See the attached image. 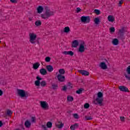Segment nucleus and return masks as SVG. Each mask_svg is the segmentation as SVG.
Wrapping results in <instances>:
<instances>
[{
  "label": "nucleus",
  "instance_id": "4be33fe9",
  "mask_svg": "<svg viewBox=\"0 0 130 130\" xmlns=\"http://www.w3.org/2000/svg\"><path fill=\"white\" fill-rule=\"evenodd\" d=\"M39 67H40V63L36 62L33 64L32 68L34 70H37Z\"/></svg>",
  "mask_w": 130,
  "mask_h": 130
},
{
  "label": "nucleus",
  "instance_id": "39448f33",
  "mask_svg": "<svg viewBox=\"0 0 130 130\" xmlns=\"http://www.w3.org/2000/svg\"><path fill=\"white\" fill-rule=\"evenodd\" d=\"M124 76H125V78H126V80L130 81V66L127 68L126 73H124Z\"/></svg>",
  "mask_w": 130,
  "mask_h": 130
},
{
  "label": "nucleus",
  "instance_id": "6ab92c4d",
  "mask_svg": "<svg viewBox=\"0 0 130 130\" xmlns=\"http://www.w3.org/2000/svg\"><path fill=\"white\" fill-rule=\"evenodd\" d=\"M78 127H79V124L78 123H75L70 126V129L75 130L76 128H78Z\"/></svg>",
  "mask_w": 130,
  "mask_h": 130
},
{
  "label": "nucleus",
  "instance_id": "b1692460",
  "mask_svg": "<svg viewBox=\"0 0 130 130\" xmlns=\"http://www.w3.org/2000/svg\"><path fill=\"white\" fill-rule=\"evenodd\" d=\"M119 43V42L118 41V39L116 38L114 39L112 42V43L113 44V45H118Z\"/></svg>",
  "mask_w": 130,
  "mask_h": 130
},
{
  "label": "nucleus",
  "instance_id": "09e8293b",
  "mask_svg": "<svg viewBox=\"0 0 130 130\" xmlns=\"http://www.w3.org/2000/svg\"><path fill=\"white\" fill-rule=\"evenodd\" d=\"M123 3V0H121L119 3V7H121V4Z\"/></svg>",
  "mask_w": 130,
  "mask_h": 130
},
{
  "label": "nucleus",
  "instance_id": "a18cd8bd",
  "mask_svg": "<svg viewBox=\"0 0 130 130\" xmlns=\"http://www.w3.org/2000/svg\"><path fill=\"white\" fill-rule=\"evenodd\" d=\"M120 119L122 122H124V120L125 119V118L123 116L120 117Z\"/></svg>",
  "mask_w": 130,
  "mask_h": 130
},
{
  "label": "nucleus",
  "instance_id": "c9c22d12",
  "mask_svg": "<svg viewBox=\"0 0 130 130\" xmlns=\"http://www.w3.org/2000/svg\"><path fill=\"white\" fill-rule=\"evenodd\" d=\"M85 120H92V119H93V118L92 117H91L90 116H85Z\"/></svg>",
  "mask_w": 130,
  "mask_h": 130
},
{
  "label": "nucleus",
  "instance_id": "4d7b16f0",
  "mask_svg": "<svg viewBox=\"0 0 130 130\" xmlns=\"http://www.w3.org/2000/svg\"><path fill=\"white\" fill-rule=\"evenodd\" d=\"M28 20H29V21H32V18H31V17H29V18H28Z\"/></svg>",
  "mask_w": 130,
  "mask_h": 130
},
{
  "label": "nucleus",
  "instance_id": "6e6d98bb",
  "mask_svg": "<svg viewBox=\"0 0 130 130\" xmlns=\"http://www.w3.org/2000/svg\"><path fill=\"white\" fill-rule=\"evenodd\" d=\"M3 126V122L2 121H0V127H2Z\"/></svg>",
  "mask_w": 130,
  "mask_h": 130
},
{
  "label": "nucleus",
  "instance_id": "20e7f679",
  "mask_svg": "<svg viewBox=\"0 0 130 130\" xmlns=\"http://www.w3.org/2000/svg\"><path fill=\"white\" fill-rule=\"evenodd\" d=\"M17 94L21 98L28 96V93L27 92L25 93V91L22 89H17Z\"/></svg>",
  "mask_w": 130,
  "mask_h": 130
},
{
  "label": "nucleus",
  "instance_id": "f03ea898",
  "mask_svg": "<svg viewBox=\"0 0 130 130\" xmlns=\"http://www.w3.org/2000/svg\"><path fill=\"white\" fill-rule=\"evenodd\" d=\"M40 105L41 107L44 110H47L49 109V105L46 101H41L40 102Z\"/></svg>",
  "mask_w": 130,
  "mask_h": 130
},
{
  "label": "nucleus",
  "instance_id": "4468645a",
  "mask_svg": "<svg viewBox=\"0 0 130 130\" xmlns=\"http://www.w3.org/2000/svg\"><path fill=\"white\" fill-rule=\"evenodd\" d=\"M108 20L109 22H111V23H113L115 21V18L112 15H109L108 16Z\"/></svg>",
  "mask_w": 130,
  "mask_h": 130
},
{
  "label": "nucleus",
  "instance_id": "8fccbe9b",
  "mask_svg": "<svg viewBox=\"0 0 130 130\" xmlns=\"http://www.w3.org/2000/svg\"><path fill=\"white\" fill-rule=\"evenodd\" d=\"M11 3L12 4H16L17 3V0H10Z\"/></svg>",
  "mask_w": 130,
  "mask_h": 130
},
{
  "label": "nucleus",
  "instance_id": "052dcab7",
  "mask_svg": "<svg viewBox=\"0 0 130 130\" xmlns=\"http://www.w3.org/2000/svg\"><path fill=\"white\" fill-rule=\"evenodd\" d=\"M56 75H57V73H56Z\"/></svg>",
  "mask_w": 130,
  "mask_h": 130
},
{
  "label": "nucleus",
  "instance_id": "0eeeda50",
  "mask_svg": "<svg viewBox=\"0 0 130 130\" xmlns=\"http://www.w3.org/2000/svg\"><path fill=\"white\" fill-rule=\"evenodd\" d=\"M79 52L83 53L85 52V42H83L81 44H80L79 47L78 48Z\"/></svg>",
  "mask_w": 130,
  "mask_h": 130
},
{
  "label": "nucleus",
  "instance_id": "37998d69",
  "mask_svg": "<svg viewBox=\"0 0 130 130\" xmlns=\"http://www.w3.org/2000/svg\"><path fill=\"white\" fill-rule=\"evenodd\" d=\"M94 13L97 15H100V10L98 9L94 10Z\"/></svg>",
  "mask_w": 130,
  "mask_h": 130
},
{
  "label": "nucleus",
  "instance_id": "7c9ffc66",
  "mask_svg": "<svg viewBox=\"0 0 130 130\" xmlns=\"http://www.w3.org/2000/svg\"><path fill=\"white\" fill-rule=\"evenodd\" d=\"M35 85L37 86V87H39L41 85L40 81L36 80L35 82Z\"/></svg>",
  "mask_w": 130,
  "mask_h": 130
},
{
  "label": "nucleus",
  "instance_id": "a878e982",
  "mask_svg": "<svg viewBox=\"0 0 130 130\" xmlns=\"http://www.w3.org/2000/svg\"><path fill=\"white\" fill-rule=\"evenodd\" d=\"M59 74L58 75H64L66 74V71H64V69H60L58 71Z\"/></svg>",
  "mask_w": 130,
  "mask_h": 130
},
{
  "label": "nucleus",
  "instance_id": "de8ad7c7",
  "mask_svg": "<svg viewBox=\"0 0 130 130\" xmlns=\"http://www.w3.org/2000/svg\"><path fill=\"white\" fill-rule=\"evenodd\" d=\"M42 127L43 128L44 130H47V127L45 125H42Z\"/></svg>",
  "mask_w": 130,
  "mask_h": 130
},
{
  "label": "nucleus",
  "instance_id": "bf43d9fd",
  "mask_svg": "<svg viewBox=\"0 0 130 130\" xmlns=\"http://www.w3.org/2000/svg\"><path fill=\"white\" fill-rule=\"evenodd\" d=\"M2 42V41H0V43Z\"/></svg>",
  "mask_w": 130,
  "mask_h": 130
},
{
  "label": "nucleus",
  "instance_id": "423d86ee",
  "mask_svg": "<svg viewBox=\"0 0 130 130\" xmlns=\"http://www.w3.org/2000/svg\"><path fill=\"white\" fill-rule=\"evenodd\" d=\"M57 79L59 82H60V83H63V82H65L66 81V76L61 74H58L57 75Z\"/></svg>",
  "mask_w": 130,
  "mask_h": 130
},
{
  "label": "nucleus",
  "instance_id": "f257e3e1",
  "mask_svg": "<svg viewBox=\"0 0 130 130\" xmlns=\"http://www.w3.org/2000/svg\"><path fill=\"white\" fill-rule=\"evenodd\" d=\"M29 42L31 44H35L36 43V39L37 38V35L34 32L29 34Z\"/></svg>",
  "mask_w": 130,
  "mask_h": 130
},
{
  "label": "nucleus",
  "instance_id": "72a5a7b5",
  "mask_svg": "<svg viewBox=\"0 0 130 130\" xmlns=\"http://www.w3.org/2000/svg\"><path fill=\"white\" fill-rule=\"evenodd\" d=\"M67 86L68 89H72L73 88V84L69 82Z\"/></svg>",
  "mask_w": 130,
  "mask_h": 130
},
{
  "label": "nucleus",
  "instance_id": "864d4df0",
  "mask_svg": "<svg viewBox=\"0 0 130 130\" xmlns=\"http://www.w3.org/2000/svg\"><path fill=\"white\" fill-rule=\"evenodd\" d=\"M37 81H41V80H42V78H40L39 76H37Z\"/></svg>",
  "mask_w": 130,
  "mask_h": 130
},
{
  "label": "nucleus",
  "instance_id": "f8f14e48",
  "mask_svg": "<svg viewBox=\"0 0 130 130\" xmlns=\"http://www.w3.org/2000/svg\"><path fill=\"white\" fill-rule=\"evenodd\" d=\"M63 54H64L65 55H71V56H73L74 55V52L72 51H64L62 52Z\"/></svg>",
  "mask_w": 130,
  "mask_h": 130
},
{
  "label": "nucleus",
  "instance_id": "13d9d810",
  "mask_svg": "<svg viewBox=\"0 0 130 130\" xmlns=\"http://www.w3.org/2000/svg\"><path fill=\"white\" fill-rule=\"evenodd\" d=\"M16 130H19V129H16Z\"/></svg>",
  "mask_w": 130,
  "mask_h": 130
},
{
  "label": "nucleus",
  "instance_id": "f704fd0d",
  "mask_svg": "<svg viewBox=\"0 0 130 130\" xmlns=\"http://www.w3.org/2000/svg\"><path fill=\"white\" fill-rule=\"evenodd\" d=\"M103 93L101 92H99L98 93V98H103Z\"/></svg>",
  "mask_w": 130,
  "mask_h": 130
},
{
  "label": "nucleus",
  "instance_id": "c03bdc74",
  "mask_svg": "<svg viewBox=\"0 0 130 130\" xmlns=\"http://www.w3.org/2000/svg\"><path fill=\"white\" fill-rule=\"evenodd\" d=\"M119 33L120 34H123L124 33V28H122L121 29L119 30Z\"/></svg>",
  "mask_w": 130,
  "mask_h": 130
},
{
  "label": "nucleus",
  "instance_id": "5701e85b",
  "mask_svg": "<svg viewBox=\"0 0 130 130\" xmlns=\"http://www.w3.org/2000/svg\"><path fill=\"white\" fill-rule=\"evenodd\" d=\"M41 17L42 19H44V20H47V19H48V18H49L48 17V16L47 15V14L46 13V12H45L44 14H42L41 15Z\"/></svg>",
  "mask_w": 130,
  "mask_h": 130
},
{
  "label": "nucleus",
  "instance_id": "4c0bfd02",
  "mask_svg": "<svg viewBox=\"0 0 130 130\" xmlns=\"http://www.w3.org/2000/svg\"><path fill=\"white\" fill-rule=\"evenodd\" d=\"M7 115H12V114H13V112L10 110H8L7 111Z\"/></svg>",
  "mask_w": 130,
  "mask_h": 130
},
{
  "label": "nucleus",
  "instance_id": "a211bd4d",
  "mask_svg": "<svg viewBox=\"0 0 130 130\" xmlns=\"http://www.w3.org/2000/svg\"><path fill=\"white\" fill-rule=\"evenodd\" d=\"M79 45V41L78 40H74L72 43V47H78Z\"/></svg>",
  "mask_w": 130,
  "mask_h": 130
},
{
  "label": "nucleus",
  "instance_id": "e433bc0d",
  "mask_svg": "<svg viewBox=\"0 0 130 130\" xmlns=\"http://www.w3.org/2000/svg\"><path fill=\"white\" fill-rule=\"evenodd\" d=\"M82 92H83V89L80 88L76 91L77 94H81Z\"/></svg>",
  "mask_w": 130,
  "mask_h": 130
},
{
  "label": "nucleus",
  "instance_id": "ddd939ff",
  "mask_svg": "<svg viewBox=\"0 0 130 130\" xmlns=\"http://www.w3.org/2000/svg\"><path fill=\"white\" fill-rule=\"evenodd\" d=\"M46 69L49 73H51L53 71V67L51 65H47L46 66Z\"/></svg>",
  "mask_w": 130,
  "mask_h": 130
},
{
  "label": "nucleus",
  "instance_id": "3c124183",
  "mask_svg": "<svg viewBox=\"0 0 130 130\" xmlns=\"http://www.w3.org/2000/svg\"><path fill=\"white\" fill-rule=\"evenodd\" d=\"M31 122H35V117H31Z\"/></svg>",
  "mask_w": 130,
  "mask_h": 130
},
{
  "label": "nucleus",
  "instance_id": "58836bf2",
  "mask_svg": "<svg viewBox=\"0 0 130 130\" xmlns=\"http://www.w3.org/2000/svg\"><path fill=\"white\" fill-rule=\"evenodd\" d=\"M110 31L111 33H113L114 32H115V28L113 27H112L110 28Z\"/></svg>",
  "mask_w": 130,
  "mask_h": 130
},
{
  "label": "nucleus",
  "instance_id": "cd10ccee",
  "mask_svg": "<svg viewBox=\"0 0 130 130\" xmlns=\"http://www.w3.org/2000/svg\"><path fill=\"white\" fill-rule=\"evenodd\" d=\"M71 31V29H70V27L67 26L64 28V33H69Z\"/></svg>",
  "mask_w": 130,
  "mask_h": 130
},
{
  "label": "nucleus",
  "instance_id": "1a4fd4ad",
  "mask_svg": "<svg viewBox=\"0 0 130 130\" xmlns=\"http://www.w3.org/2000/svg\"><path fill=\"white\" fill-rule=\"evenodd\" d=\"M119 89L120 91H121V92H128V88L125 86H119Z\"/></svg>",
  "mask_w": 130,
  "mask_h": 130
},
{
  "label": "nucleus",
  "instance_id": "bb28decb",
  "mask_svg": "<svg viewBox=\"0 0 130 130\" xmlns=\"http://www.w3.org/2000/svg\"><path fill=\"white\" fill-rule=\"evenodd\" d=\"M94 22L96 25H99V23H100V19L98 17H96L94 18Z\"/></svg>",
  "mask_w": 130,
  "mask_h": 130
},
{
  "label": "nucleus",
  "instance_id": "393cba45",
  "mask_svg": "<svg viewBox=\"0 0 130 130\" xmlns=\"http://www.w3.org/2000/svg\"><path fill=\"white\" fill-rule=\"evenodd\" d=\"M67 101L68 102H73L74 101V97L71 95L67 96Z\"/></svg>",
  "mask_w": 130,
  "mask_h": 130
},
{
  "label": "nucleus",
  "instance_id": "aec40b11",
  "mask_svg": "<svg viewBox=\"0 0 130 130\" xmlns=\"http://www.w3.org/2000/svg\"><path fill=\"white\" fill-rule=\"evenodd\" d=\"M25 127L29 128L31 126V122L29 120H26L24 122Z\"/></svg>",
  "mask_w": 130,
  "mask_h": 130
},
{
  "label": "nucleus",
  "instance_id": "412c9836",
  "mask_svg": "<svg viewBox=\"0 0 130 130\" xmlns=\"http://www.w3.org/2000/svg\"><path fill=\"white\" fill-rule=\"evenodd\" d=\"M37 10V13H38V14H41V13L43 12V10H44V9L42 6H39Z\"/></svg>",
  "mask_w": 130,
  "mask_h": 130
},
{
  "label": "nucleus",
  "instance_id": "473e14b6",
  "mask_svg": "<svg viewBox=\"0 0 130 130\" xmlns=\"http://www.w3.org/2000/svg\"><path fill=\"white\" fill-rule=\"evenodd\" d=\"M46 85H47V84L46 83V81H42L41 82V86L42 87H45V86H46Z\"/></svg>",
  "mask_w": 130,
  "mask_h": 130
},
{
  "label": "nucleus",
  "instance_id": "603ef678",
  "mask_svg": "<svg viewBox=\"0 0 130 130\" xmlns=\"http://www.w3.org/2000/svg\"><path fill=\"white\" fill-rule=\"evenodd\" d=\"M81 12V9L79 7L77 8V13H80Z\"/></svg>",
  "mask_w": 130,
  "mask_h": 130
},
{
  "label": "nucleus",
  "instance_id": "dca6fc26",
  "mask_svg": "<svg viewBox=\"0 0 130 130\" xmlns=\"http://www.w3.org/2000/svg\"><path fill=\"white\" fill-rule=\"evenodd\" d=\"M96 102H98V104L100 105V106H102V103L103 102V98H97L96 99Z\"/></svg>",
  "mask_w": 130,
  "mask_h": 130
},
{
  "label": "nucleus",
  "instance_id": "c756f323",
  "mask_svg": "<svg viewBox=\"0 0 130 130\" xmlns=\"http://www.w3.org/2000/svg\"><path fill=\"white\" fill-rule=\"evenodd\" d=\"M47 127H48V128H51V127H52V123H51V122H48L47 123Z\"/></svg>",
  "mask_w": 130,
  "mask_h": 130
},
{
  "label": "nucleus",
  "instance_id": "49530a36",
  "mask_svg": "<svg viewBox=\"0 0 130 130\" xmlns=\"http://www.w3.org/2000/svg\"><path fill=\"white\" fill-rule=\"evenodd\" d=\"M67 89H68V86H67L66 85L63 86L62 88V91H67Z\"/></svg>",
  "mask_w": 130,
  "mask_h": 130
},
{
  "label": "nucleus",
  "instance_id": "6e6552de",
  "mask_svg": "<svg viewBox=\"0 0 130 130\" xmlns=\"http://www.w3.org/2000/svg\"><path fill=\"white\" fill-rule=\"evenodd\" d=\"M45 13L47 15L49 18V17H51V16H53V15H54V12L51 11L47 8H46Z\"/></svg>",
  "mask_w": 130,
  "mask_h": 130
},
{
  "label": "nucleus",
  "instance_id": "2f4dec72",
  "mask_svg": "<svg viewBox=\"0 0 130 130\" xmlns=\"http://www.w3.org/2000/svg\"><path fill=\"white\" fill-rule=\"evenodd\" d=\"M52 88L53 90H56L58 88V85L57 84H53L52 85Z\"/></svg>",
  "mask_w": 130,
  "mask_h": 130
},
{
  "label": "nucleus",
  "instance_id": "c85d7f7f",
  "mask_svg": "<svg viewBox=\"0 0 130 130\" xmlns=\"http://www.w3.org/2000/svg\"><path fill=\"white\" fill-rule=\"evenodd\" d=\"M35 24L37 26H41L42 22L40 20H37L35 22Z\"/></svg>",
  "mask_w": 130,
  "mask_h": 130
},
{
  "label": "nucleus",
  "instance_id": "ea45409f",
  "mask_svg": "<svg viewBox=\"0 0 130 130\" xmlns=\"http://www.w3.org/2000/svg\"><path fill=\"white\" fill-rule=\"evenodd\" d=\"M73 117L76 119H78L79 118V115H78L77 113L73 114Z\"/></svg>",
  "mask_w": 130,
  "mask_h": 130
},
{
  "label": "nucleus",
  "instance_id": "7ed1b4c3",
  "mask_svg": "<svg viewBox=\"0 0 130 130\" xmlns=\"http://www.w3.org/2000/svg\"><path fill=\"white\" fill-rule=\"evenodd\" d=\"M90 21H91V19L89 16H83L81 17V23H83L84 24H88L90 23Z\"/></svg>",
  "mask_w": 130,
  "mask_h": 130
},
{
  "label": "nucleus",
  "instance_id": "2eb2a0df",
  "mask_svg": "<svg viewBox=\"0 0 130 130\" xmlns=\"http://www.w3.org/2000/svg\"><path fill=\"white\" fill-rule=\"evenodd\" d=\"M100 67L102 70H106L107 69V65L104 62H102L100 64Z\"/></svg>",
  "mask_w": 130,
  "mask_h": 130
},
{
  "label": "nucleus",
  "instance_id": "79ce46f5",
  "mask_svg": "<svg viewBox=\"0 0 130 130\" xmlns=\"http://www.w3.org/2000/svg\"><path fill=\"white\" fill-rule=\"evenodd\" d=\"M89 107H90V105L89 104L86 103L84 104V108H85L86 109H88Z\"/></svg>",
  "mask_w": 130,
  "mask_h": 130
},
{
  "label": "nucleus",
  "instance_id": "9b49d317",
  "mask_svg": "<svg viewBox=\"0 0 130 130\" xmlns=\"http://www.w3.org/2000/svg\"><path fill=\"white\" fill-rule=\"evenodd\" d=\"M78 72L81 74L82 76H89L90 75V73L88 71L85 70H78Z\"/></svg>",
  "mask_w": 130,
  "mask_h": 130
},
{
  "label": "nucleus",
  "instance_id": "f3484780",
  "mask_svg": "<svg viewBox=\"0 0 130 130\" xmlns=\"http://www.w3.org/2000/svg\"><path fill=\"white\" fill-rule=\"evenodd\" d=\"M40 73L41 75H42L43 76H45V75L47 74V71H46V69L43 68L40 70Z\"/></svg>",
  "mask_w": 130,
  "mask_h": 130
},
{
  "label": "nucleus",
  "instance_id": "9d476101",
  "mask_svg": "<svg viewBox=\"0 0 130 130\" xmlns=\"http://www.w3.org/2000/svg\"><path fill=\"white\" fill-rule=\"evenodd\" d=\"M56 126L58 127V128H62L63 127V125H64V124L62 123L61 121H58L56 123Z\"/></svg>",
  "mask_w": 130,
  "mask_h": 130
},
{
  "label": "nucleus",
  "instance_id": "5fc2aeb1",
  "mask_svg": "<svg viewBox=\"0 0 130 130\" xmlns=\"http://www.w3.org/2000/svg\"><path fill=\"white\" fill-rule=\"evenodd\" d=\"M3 94H4V92L0 89V96H3Z\"/></svg>",
  "mask_w": 130,
  "mask_h": 130
},
{
  "label": "nucleus",
  "instance_id": "a19ab883",
  "mask_svg": "<svg viewBox=\"0 0 130 130\" xmlns=\"http://www.w3.org/2000/svg\"><path fill=\"white\" fill-rule=\"evenodd\" d=\"M45 60L46 62H49V61H50V57H46Z\"/></svg>",
  "mask_w": 130,
  "mask_h": 130
}]
</instances>
